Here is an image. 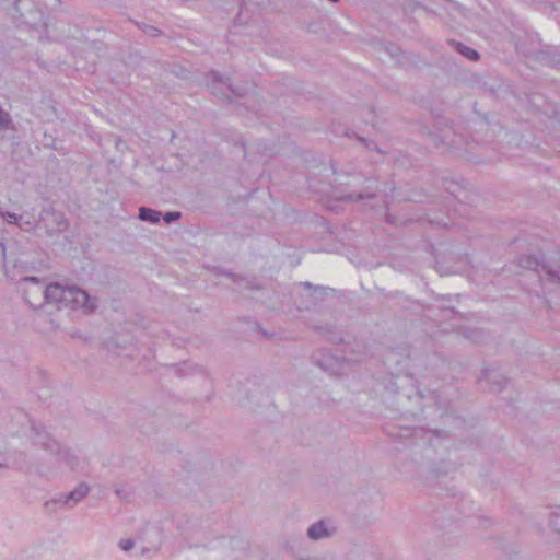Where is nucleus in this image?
<instances>
[{
	"instance_id": "obj_1",
	"label": "nucleus",
	"mask_w": 560,
	"mask_h": 560,
	"mask_svg": "<svg viewBox=\"0 0 560 560\" xmlns=\"http://www.w3.org/2000/svg\"><path fill=\"white\" fill-rule=\"evenodd\" d=\"M46 292L50 298V304H54L58 310L82 308L85 313H91L96 308L95 300L92 299L86 291L74 285L66 287L58 282H51L48 284Z\"/></svg>"
},
{
	"instance_id": "obj_2",
	"label": "nucleus",
	"mask_w": 560,
	"mask_h": 560,
	"mask_svg": "<svg viewBox=\"0 0 560 560\" xmlns=\"http://www.w3.org/2000/svg\"><path fill=\"white\" fill-rule=\"evenodd\" d=\"M33 443L43 447L44 450L55 454L59 460L63 462L71 469H74L78 465V458L73 455L70 450L62 448L60 444L50 438V435L45 431V428L42 425H32Z\"/></svg>"
},
{
	"instance_id": "obj_3",
	"label": "nucleus",
	"mask_w": 560,
	"mask_h": 560,
	"mask_svg": "<svg viewBox=\"0 0 560 560\" xmlns=\"http://www.w3.org/2000/svg\"><path fill=\"white\" fill-rule=\"evenodd\" d=\"M0 249L3 258H5V246L0 242ZM40 262L31 260L26 254H21L13 260L4 259L3 268L7 278L16 283H20L27 278L32 277L30 273L35 271Z\"/></svg>"
},
{
	"instance_id": "obj_4",
	"label": "nucleus",
	"mask_w": 560,
	"mask_h": 560,
	"mask_svg": "<svg viewBox=\"0 0 560 560\" xmlns=\"http://www.w3.org/2000/svg\"><path fill=\"white\" fill-rule=\"evenodd\" d=\"M18 284L25 303L33 310H37L44 304L51 303L46 292L48 284H46L43 279L32 276Z\"/></svg>"
},
{
	"instance_id": "obj_5",
	"label": "nucleus",
	"mask_w": 560,
	"mask_h": 560,
	"mask_svg": "<svg viewBox=\"0 0 560 560\" xmlns=\"http://www.w3.org/2000/svg\"><path fill=\"white\" fill-rule=\"evenodd\" d=\"M313 361L323 371H325L331 375L340 376L345 373L346 364L359 363V362L363 361V359L362 358H345V357L339 358V357L326 353L324 351H318L313 354Z\"/></svg>"
},
{
	"instance_id": "obj_6",
	"label": "nucleus",
	"mask_w": 560,
	"mask_h": 560,
	"mask_svg": "<svg viewBox=\"0 0 560 560\" xmlns=\"http://www.w3.org/2000/svg\"><path fill=\"white\" fill-rule=\"evenodd\" d=\"M68 225L69 223L65 214L51 207L43 209L39 214L38 229L45 230L46 234L49 236L66 231Z\"/></svg>"
},
{
	"instance_id": "obj_7",
	"label": "nucleus",
	"mask_w": 560,
	"mask_h": 560,
	"mask_svg": "<svg viewBox=\"0 0 560 560\" xmlns=\"http://www.w3.org/2000/svg\"><path fill=\"white\" fill-rule=\"evenodd\" d=\"M518 265L522 268L535 270L539 277L545 273L546 278L551 282H560V271L545 260L542 256L523 255L518 258Z\"/></svg>"
},
{
	"instance_id": "obj_8",
	"label": "nucleus",
	"mask_w": 560,
	"mask_h": 560,
	"mask_svg": "<svg viewBox=\"0 0 560 560\" xmlns=\"http://www.w3.org/2000/svg\"><path fill=\"white\" fill-rule=\"evenodd\" d=\"M364 182L366 185L358 192L342 195L339 199L342 201H361L375 198L376 191L378 190L377 180L375 178L366 177L364 178Z\"/></svg>"
},
{
	"instance_id": "obj_9",
	"label": "nucleus",
	"mask_w": 560,
	"mask_h": 560,
	"mask_svg": "<svg viewBox=\"0 0 560 560\" xmlns=\"http://www.w3.org/2000/svg\"><path fill=\"white\" fill-rule=\"evenodd\" d=\"M490 382V390H502L508 383L504 375L495 370L483 369L479 382Z\"/></svg>"
},
{
	"instance_id": "obj_10",
	"label": "nucleus",
	"mask_w": 560,
	"mask_h": 560,
	"mask_svg": "<svg viewBox=\"0 0 560 560\" xmlns=\"http://www.w3.org/2000/svg\"><path fill=\"white\" fill-rule=\"evenodd\" d=\"M90 492V487L81 482L78 487H75L72 491H70L65 498L63 503L69 506H74L82 499H84Z\"/></svg>"
},
{
	"instance_id": "obj_11",
	"label": "nucleus",
	"mask_w": 560,
	"mask_h": 560,
	"mask_svg": "<svg viewBox=\"0 0 560 560\" xmlns=\"http://www.w3.org/2000/svg\"><path fill=\"white\" fill-rule=\"evenodd\" d=\"M39 218L36 219V217L28 212H23L19 214V221L18 226L26 232L33 231L35 229H38Z\"/></svg>"
},
{
	"instance_id": "obj_12",
	"label": "nucleus",
	"mask_w": 560,
	"mask_h": 560,
	"mask_svg": "<svg viewBox=\"0 0 560 560\" xmlns=\"http://www.w3.org/2000/svg\"><path fill=\"white\" fill-rule=\"evenodd\" d=\"M211 78H212V81H213V93H215V89H217L215 84H224L229 92H231L232 94H234L235 96H238V97H243L247 93L246 89L234 88L230 83L225 84L223 82L222 75L219 72H217V71H212L211 72Z\"/></svg>"
},
{
	"instance_id": "obj_13",
	"label": "nucleus",
	"mask_w": 560,
	"mask_h": 560,
	"mask_svg": "<svg viewBox=\"0 0 560 560\" xmlns=\"http://www.w3.org/2000/svg\"><path fill=\"white\" fill-rule=\"evenodd\" d=\"M307 535L313 540H318L325 537H328L330 534L326 527L324 521H318L310 526L307 529Z\"/></svg>"
},
{
	"instance_id": "obj_14",
	"label": "nucleus",
	"mask_w": 560,
	"mask_h": 560,
	"mask_svg": "<svg viewBox=\"0 0 560 560\" xmlns=\"http://www.w3.org/2000/svg\"><path fill=\"white\" fill-rule=\"evenodd\" d=\"M161 215H162L161 211H158V210H154L151 208L141 207L139 209V219L141 221H145V222H150V223H158L161 220Z\"/></svg>"
},
{
	"instance_id": "obj_15",
	"label": "nucleus",
	"mask_w": 560,
	"mask_h": 560,
	"mask_svg": "<svg viewBox=\"0 0 560 560\" xmlns=\"http://www.w3.org/2000/svg\"><path fill=\"white\" fill-rule=\"evenodd\" d=\"M452 44L455 46V49L465 58H467L469 60H478L479 59V52L476 49L468 47L458 42H452Z\"/></svg>"
},
{
	"instance_id": "obj_16",
	"label": "nucleus",
	"mask_w": 560,
	"mask_h": 560,
	"mask_svg": "<svg viewBox=\"0 0 560 560\" xmlns=\"http://www.w3.org/2000/svg\"><path fill=\"white\" fill-rule=\"evenodd\" d=\"M325 337L332 343H342L345 342L343 337L339 331L332 329H325Z\"/></svg>"
},
{
	"instance_id": "obj_17",
	"label": "nucleus",
	"mask_w": 560,
	"mask_h": 560,
	"mask_svg": "<svg viewBox=\"0 0 560 560\" xmlns=\"http://www.w3.org/2000/svg\"><path fill=\"white\" fill-rule=\"evenodd\" d=\"M12 127V119L5 110L0 107V128L8 130Z\"/></svg>"
},
{
	"instance_id": "obj_18",
	"label": "nucleus",
	"mask_w": 560,
	"mask_h": 560,
	"mask_svg": "<svg viewBox=\"0 0 560 560\" xmlns=\"http://www.w3.org/2000/svg\"><path fill=\"white\" fill-rule=\"evenodd\" d=\"M0 217L10 224H18L19 214L14 212L0 210Z\"/></svg>"
},
{
	"instance_id": "obj_19",
	"label": "nucleus",
	"mask_w": 560,
	"mask_h": 560,
	"mask_svg": "<svg viewBox=\"0 0 560 560\" xmlns=\"http://www.w3.org/2000/svg\"><path fill=\"white\" fill-rule=\"evenodd\" d=\"M137 25L143 31V33H145L147 35H149L151 37H155L161 34V31L159 28H156L155 26L147 25V24L141 25L139 23H137Z\"/></svg>"
},
{
	"instance_id": "obj_20",
	"label": "nucleus",
	"mask_w": 560,
	"mask_h": 560,
	"mask_svg": "<svg viewBox=\"0 0 560 560\" xmlns=\"http://www.w3.org/2000/svg\"><path fill=\"white\" fill-rule=\"evenodd\" d=\"M358 140L370 151H377V152H382L377 144L373 141V140H369V139H365V138H362V137H358Z\"/></svg>"
},
{
	"instance_id": "obj_21",
	"label": "nucleus",
	"mask_w": 560,
	"mask_h": 560,
	"mask_svg": "<svg viewBox=\"0 0 560 560\" xmlns=\"http://www.w3.org/2000/svg\"><path fill=\"white\" fill-rule=\"evenodd\" d=\"M550 525L556 532L560 534V510L551 514Z\"/></svg>"
},
{
	"instance_id": "obj_22",
	"label": "nucleus",
	"mask_w": 560,
	"mask_h": 560,
	"mask_svg": "<svg viewBox=\"0 0 560 560\" xmlns=\"http://www.w3.org/2000/svg\"><path fill=\"white\" fill-rule=\"evenodd\" d=\"M466 338L471 339L474 342H479L482 340L483 332L479 329L469 330L468 334L465 335Z\"/></svg>"
},
{
	"instance_id": "obj_23",
	"label": "nucleus",
	"mask_w": 560,
	"mask_h": 560,
	"mask_svg": "<svg viewBox=\"0 0 560 560\" xmlns=\"http://www.w3.org/2000/svg\"><path fill=\"white\" fill-rule=\"evenodd\" d=\"M182 217V213L178 212V211H171V212H166L164 215H163V220L170 224L172 222H175L177 221L179 218Z\"/></svg>"
},
{
	"instance_id": "obj_24",
	"label": "nucleus",
	"mask_w": 560,
	"mask_h": 560,
	"mask_svg": "<svg viewBox=\"0 0 560 560\" xmlns=\"http://www.w3.org/2000/svg\"><path fill=\"white\" fill-rule=\"evenodd\" d=\"M135 546V541L132 539H121L119 541V547L124 550V551H129L133 548Z\"/></svg>"
},
{
	"instance_id": "obj_25",
	"label": "nucleus",
	"mask_w": 560,
	"mask_h": 560,
	"mask_svg": "<svg viewBox=\"0 0 560 560\" xmlns=\"http://www.w3.org/2000/svg\"><path fill=\"white\" fill-rule=\"evenodd\" d=\"M301 285H302V287H304L305 289H310V290L312 289V290H314V291H317V290L323 291V290H325V288H324V287H314V285H313L311 282H308V281L301 282Z\"/></svg>"
},
{
	"instance_id": "obj_26",
	"label": "nucleus",
	"mask_w": 560,
	"mask_h": 560,
	"mask_svg": "<svg viewBox=\"0 0 560 560\" xmlns=\"http://www.w3.org/2000/svg\"><path fill=\"white\" fill-rule=\"evenodd\" d=\"M444 312L446 313V315H451L454 313V310L453 308H445Z\"/></svg>"
},
{
	"instance_id": "obj_27",
	"label": "nucleus",
	"mask_w": 560,
	"mask_h": 560,
	"mask_svg": "<svg viewBox=\"0 0 560 560\" xmlns=\"http://www.w3.org/2000/svg\"><path fill=\"white\" fill-rule=\"evenodd\" d=\"M394 354H395V353H394V351H390V352H389V354H388V357H387V361H390V360H392V357H393Z\"/></svg>"
},
{
	"instance_id": "obj_28",
	"label": "nucleus",
	"mask_w": 560,
	"mask_h": 560,
	"mask_svg": "<svg viewBox=\"0 0 560 560\" xmlns=\"http://www.w3.org/2000/svg\"><path fill=\"white\" fill-rule=\"evenodd\" d=\"M225 98H226L228 102H231L230 95H225Z\"/></svg>"
},
{
	"instance_id": "obj_29",
	"label": "nucleus",
	"mask_w": 560,
	"mask_h": 560,
	"mask_svg": "<svg viewBox=\"0 0 560 560\" xmlns=\"http://www.w3.org/2000/svg\"><path fill=\"white\" fill-rule=\"evenodd\" d=\"M262 335H264L265 337H269V335H268V334H267V331H265V330H262Z\"/></svg>"
},
{
	"instance_id": "obj_30",
	"label": "nucleus",
	"mask_w": 560,
	"mask_h": 560,
	"mask_svg": "<svg viewBox=\"0 0 560 560\" xmlns=\"http://www.w3.org/2000/svg\"><path fill=\"white\" fill-rule=\"evenodd\" d=\"M332 3H337L339 0H329Z\"/></svg>"
}]
</instances>
